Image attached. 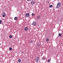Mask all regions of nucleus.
<instances>
[{
    "mask_svg": "<svg viewBox=\"0 0 63 63\" xmlns=\"http://www.w3.org/2000/svg\"><path fill=\"white\" fill-rule=\"evenodd\" d=\"M61 5V3L59 2L57 4V8H60Z\"/></svg>",
    "mask_w": 63,
    "mask_h": 63,
    "instance_id": "f257e3e1",
    "label": "nucleus"
},
{
    "mask_svg": "<svg viewBox=\"0 0 63 63\" xmlns=\"http://www.w3.org/2000/svg\"><path fill=\"white\" fill-rule=\"evenodd\" d=\"M30 14L28 13H26L25 15V16L26 17H28L29 16Z\"/></svg>",
    "mask_w": 63,
    "mask_h": 63,
    "instance_id": "f03ea898",
    "label": "nucleus"
},
{
    "mask_svg": "<svg viewBox=\"0 0 63 63\" xmlns=\"http://www.w3.org/2000/svg\"><path fill=\"white\" fill-rule=\"evenodd\" d=\"M36 62H38L39 60V58L37 57L35 60Z\"/></svg>",
    "mask_w": 63,
    "mask_h": 63,
    "instance_id": "7ed1b4c3",
    "label": "nucleus"
},
{
    "mask_svg": "<svg viewBox=\"0 0 63 63\" xmlns=\"http://www.w3.org/2000/svg\"><path fill=\"white\" fill-rule=\"evenodd\" d=\"M32 24L34 26L36 25V22H35V21H34L32 23Z\"/></svg>",
    "mask_w": 63,
    "mask_h": 63,
    "instance_id": "20e7f679",
    "label": "nucleus"
},
{
    "mask_svg": "<svg viewBox=\"0 0 63 63\" xmlns=\"http://www.w3.org/2000/svg\"><path fill=\"white\" fill-rule=\"evenodd\" d=\"M31 3L32 5H34L35 3V2L34 1H32L31 2Z\"/></svg>",
    "mask_w": 63,
    "mask_h": 63,
    "instance_id": "39448f33",
    "label": "nucleus"
},
{
    "mask_svg": "<svg viewBox=\"0 0 63 63\" xmlns=\"http://www.w3.org/2000/svg\"><path fill=\"white\" fill-rule=\"evenodd\" d=\"M40 18L41 16H38L37 17V19H40Z\"/></svg>",
    "mask_w": 63,
    "mask_h": 63,
    "instance_id": "423d86ee",
    "label": "nucleus"
},
{
    "mask_svg": "<svg viewBox=\"0 0 63 63\" xmlns=\"http://www.w3.org/2000/svg\"><path fill=\"white\" fill-rule=\"evenodd\" d=\"M5 14L4 13H3L2 15V16H3V17H5Z\"/></svg>",
    "mask_w": 63,
    "mask_h": 63,
    "instance_id": "0eeeda50",
    "label": "nucleus"
},
{
    "mask_svg": "<svg viewBox=\"0 0 63 63\" xmlns=\"http://www.w3.org/2000/svg\"><path fill=\"white\" fill-rule=\"evenodd\" d=\"M24 29L25 31H27L28 30V28H25Z\"/></svg>",
    "mask_w": 63,
    "mask_h": 63,
    "instance_id": "6e6552de",
    "label": "nucleus"
},
{
    "mask_svg": "<svg viewBox=\"0 0 63 63\" xmlns=\"http://www.w3.org/2000/svg\"><path fill=\"white\" fill-rule=\"evenodd\" d=\"M17 19V17H16L14 18L15 20H16Z\"/></svg>",
    "mask_w": 63,
    "mask_h": 63,
    "instance_id": "1a4fd4ad",
    "label": "nucleus"
},
{
    "mask_svg": "<svg viewBox=\"0 0 63 63\" xmlns=\"http://www.w3.org/2000/svg\"><path fill=\"white\" fill-rule=\"evenodd\" d=\"M18 61L19 62H21V60L20 59H19L18 60Z\"/></svg>",
    "mask_w": 63,
    "mask_h": 63,
    "instance_id": "9d476101",
    "label": "nucleus"
},
{
    "mask_svg": "<svg viewBox=\"0 0 63 63\" xmlns=\"http://www.w3.org/2000/svg\"><path fill=\"white\" fill-rule=\"evenodd\" d=\"M52 7H53L52 5H50L49 6V8H52Z\"/></svg>",
    "mask_w": 63,
    "mask_h": 63,
    "instance_id": "9b49d317",
    "label": "nucleus"
},
{
    "mask_svg": "<svg viewBox=\"0 0 63 63\" xmlns=\"http://www.w3.org/2000/svg\"><path fill=\"white\" fill-rule=\"evenodd\" d=\"M12 49H12V48L11 47H10L9 48V50H12Z\"/></svg>",
    "mask_w": 63,
    "mask_h": 63,
    "instance_id": "f8f14e48",
    "label": "nucleus"
},
{
    "mask_svg": "<svg viewBox=\"0 0 63 63\" xmlns=\"http://www.w3.org/2000/svg\"><path fill=\"white\" fill-rule=\"evenodd\" d=\"M49 41V39H46V41H47V42H48Z\"/></svg>",
    "mask_w": 63,
    "mask_h": 63,
    "instance_id": "ddd939ff",
    "label": "nucleus"
},
{
    "mask_svg": "<svg viewBox=\"0 0 63 63\" xmlns=\"http://www.w3.org/2000/svg\"><path fill=\"white\" fill-rule=\"evenodd\" d=\"M32 16H34V14L33 13H32Z\"/></svg>",
    "mask_w": 63,
    "mask_h": 63,
    "instance_id": "4468645a",
    "label": "nucleus"
},
{
    "mask_svg": "<svg viewBox=\"0 0 63 63\" xmlns=\"http://www.w3.org/2000/svg\"><path fill=\"white\" fill-rule=\"evenodd\" d=\"M59 36H61V33H59Z\"/></svg>",
    "mask_w": 63,
    "mask_h": 63,
    "instance_id": "2eb2a0df",
    "label": "nucleus"
},
{
    "mask_svg": "<svg viewBox=\"0 0 63 63\" xmlns=\"http://www.w3.org/2000/svg\"><path fill=\"white\" fill-rule=\"evenodd\" d=\"M9 37L10 38H12V36L11 35H10Z\"/></svg>",
    "mask_w": 63,
    "mask_h": 63,
    "instance_id": "dca6fc26",
    "label": "nucleus"
},
{
    "mask_svg": "<svg viewBox=\"0 0 63 63\" xmlns=\"http://www.w3.org/2000/svg\"><path fill=\"white\" fill-rule=\"evenodd\" d=\"M42 59L43 60H45V58H43Z\"/></svg>",
    "mask_w": 63,
    "mask_h": 63,
    "instance_id": "f3484780",
    "label": "nucleus"
},
{
    "mask_svg": "<svg viewBox=\"0 0 63 63\" xmlns=\"http://www.w3.org/2000/svg\"><path fill=\"white\" fill-rule=\"evenodd\" d=\"M31 43L32 44H33V40H32L31 41Z\"/></svg>",
    "mask_w": 63,
    "mask_h": 63,
    "instance_id": "a211bd4d",
    "label": "nucleus"
},
{
    "mask_svg": "<svg viewBox=\"0 0 63 63\" xmlns=\"http://www.w3.org/2000/svg\"><path fill=\"white\" fill-rule=\"evenodd\" d=\"M48 62H50V60H49V59L48 60Z\"/></svg>",
    "mask_w": 63,
    "mask_h": 63,
    "instance_id": "6ab92c4d",
    "label": "nucleus"
},
{
    "mask_svg": "<svg viewBox=\"0 0 63 63\" xmlns=\"http://www.w3.org/2000/svg\"><path fill=\"white\" fill-rule=\"evenodd\" d=\"M2 23V21L1 20H0V23Z\"/></svg>",
    "mask_w": 63,
    "mask_h": 63,
    "instance_id": "aec40b11",
    "label": "nucleus"
},
{
    "mask_svg": "<svg viewBox=\"0 0 63 63\" xmlns=\"http://www.w3.org/2000/svg\"><path fill=\"white\" fill-rule=\"evenodd\" d=\"M27 1H31V0H27Z\"/></svg>",
    "mask_w": 63,
    "mask_h": 63,
    "instance_id": "412c9836",
    "label": "nucleus"
},
{
    "mask_svg": "<svg viewBox=\"0 0 63 63\" xmlns=\"http://www.w3.org/2000/svg\"><path fill=\"white\" fill-rule=\"evenodd\" d=\"M37 46H39H39H40V45L38 44V45H37Z\"/></svg>",
    "mask_w": 63,
    "mask_h": 63,
    "instance_id": "4be33fe9",
    "label": "nucleus"
},
{
    "mask_svg": "<svg viewBox=\"0 0 63 63\" xmlns=\"http://www.w3.org/2000/svg\"><path fill=\"white\" fill-rule=\"evenodd\" d=\"M22 53H23V52H22Z\"/></svg>",
    "mask_w": 63,
    "mask_h": 63,
    "instance_id": "5701e85b",
    "label": "nucleus"
},
{
    "mask_svg": "<svg viewBox=\"0 0 63 63\" xmlns=\"http://www.w3.org/2000/svg\"><path fill=\"white\" fill-rule=\"evenodd\" d=\"M1 45V44L0 43V45Z\"/></svg>",
    "mask_w": 63,
    "mask_h": 63,
    "instance_id": "b1692460",
    "label": "nucleus"
}]
</instances>
